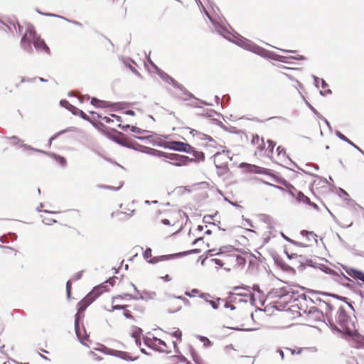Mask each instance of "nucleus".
<instances>
[{
  "mask_svg": "<svg viewBox=\"0 0 364 364\" xmlns=\"http://www.w3.org/2000/svg\"><path fill=\"white\" fill-rule=\"evenodd\" d=\"M207 16L211 21L213 24L214 25L215 31L224 38L228 39L230 41H232L237 46L243 48L244 49L251 51L254 53H256L263 58H270L277 61L282 62V63H288V59L297 60H303L305 59V57L303 55H297V56H284L277 55L273 52L269 51L257 45L251 41L243 38L240 35L235 36L232 34L226 28L219 24L218 23H215L213 19L210 16V15L205 11Z\"/></svg>",
  "mask_w": 364,
  "mask_h": 364,
  "instance_id": "f257e3e1",
  "label": "nucleus"
},
{
  "mask_svg": "<svg viewBox=\"0 0 364 364\" xmlns=\"http://www.w3.org/2000/svg\"><path fill=\"white\" fill-rule=\"evenodd\" d=\"M332 330L353 336L356 331L353 319L346 314L344 308L340 306L334 317L333 315L327 321Z\"/></svg>",
  "mask_w": 364,
  "mask_h": 364,
  "instance_id": "f03ea898",
  "label": "nucleus"
},
{
  "mask_svg": "<svg viewBox=\"0 0 364 364\" xmlns=\"http://www.w3.org/2000/svg\"><path fill=\"white\" fill-rule=\"evenodd\" d=\"M32 43L36 49L41 50L50 54V51L48 46L46 44L44 40L38 36L33 26L28 25L25 33L21 40V46L22 49L28 53L33 52Z\"/></svg>",
  "mask_w": 364,
  "mask_h": 364,
  "instance_id": "7ed1b4c3",
  "label": "nucleus"
},
{
  "mask_svg": "<svg viewBox=\"0 0 364 364\" xmlns=\"http://www.w3.org/2000/svg\"><path fill=\"white\" fill-rule=\"evenodd\" d=\"M154 66L156 68L159 76L164 82H166L168 84L172 85L174 87H176L181 92L176 94L177 97L183 100H187L193 97V95L188 92L182 85L179 84L177 81H176L173 77L169 76L167 73L158 68L155 65H154Z\"/></svg>",
  "mask_w": 364,
  "mask_h": 364,
  "instance_id": "20e7f679",
  "label": "nucleus"
},
{
  "mask_svg": "<svg viewBox=\"0 0 364 364\" xmlns=\"http://www.w3.org/2000/svg\"><path fill=\"white\" fill-rule=\"evenodd\" d=\"M94 293L95 292H90L77 304L78 311H77V313L75 314V331L76 335L79 339H80V325H79L80 314L82 313L87 309V307L97 298V294H95V296H93Z\"/></svg>",
  "mask_w": 364,
  "mask_h": 364,
  "instance_id": "39448f33",
  "label": "nucleus"
},
{
  "mask_svg": "<svg viewBox=\"0 0 364 364\" xmlns=\"http://www.w3.org/2000/svg\"><path fill=\"white\" fill-rule=\"evenodd\" d=\"M153 151L154 152V155L159 157H164L166 159H168L171 161H173V162L171 163L172 164L176 166H184L188 164L189 161H193V159H190L188 156L180 155L178 154L174 153H166L163 152L159 150L153 149Z\"/></svg>",
  "mask_w": 364,
  "mask_h": 364,
  "instance_id": "423d86ee",
  "label": "nucleus"
},
{
  "mask_svg": "<svg viewBox=\"0 0 364 364\" xmlns=\"http://www.w3.org/2000/svg\"><path fill=\"white\" fill-rule=\"evenodd\" d=\"M229 154V150L223 149L222 151H218L213 155L214 164L217 168L227 169L229 161L232 160V157L230 156Z\"/></svg>",
  "mask_w": 364,
  "mask_h": 364,
  "instance_id": "0eeeda50",
  "label": "nucleus"
},
{
  "mask_svg": "<svg viewBox=\"0 0 364 364\" xmlns=\"http://www.w3.org/2000/svg\"><path fill=\"white\" fill-rule=\"evenodd\" d=\"M310 301L313 304H316L319 306V309L322 310L326 319L328 321V318L333 314V310L334 309V304L329 300H324L320 297L316 298L315 300L309 299Z\"/></svg>",
  "mask_w": 364,
  "mask_h": 364,
  "instance_id": "6e6552de",
  "label": "nucleus"
},
{
  "mask_svg": "<svg viewBox=\"0 0 364 364\" xmlns=\"http://www.w3.org/2000/svg\"><path fill=\"white\" fill-rule=\"evenodd\" d=\"M132 286L133 287L134 291L137 293V296H133L130 294H124V295H118L115 297H113L112 299V302H114V301L116 299H118V298H122L123 299L124 296H129L130 298H132V299H134V300H139V299H141V300H147V299H154L156 296V294L155 292H150V291H143L141 293L137 289L136 287L134 284H131Z\"/></svg>",
  "mask_w": 364,
  "mask_h": 364,
  "instance_id": "1a4fd4ad",
  "label": "nucleus"
},
{
  "mask_svg": "<svg viewBox=\"0 0 364 364\" xmlns=\"http://www.w3.org/2000/svg\"><path fill=\"white\" fill-rule=\"evenodd\" d=\"M98 350L106 355L115 356L124 360L134 361L138 359V357L132 358L127 352L114 350L112 348H109L105 346H102L101 348H99Z\"/></svg>",
  "mask_w": 364,
  "mask_h": 364,
  "instance_id": "9d476101",
  "label": "nucleus"
},
{
  "mask_svg": "<svg viewBox=\"0 0 364 364\" xmlns=\"http://www.w3.org/2000/svg\"><path fill=\"white\" fill-rule=\"evenodd\" d=\"M164 147L171 150L182 152H190L192 151V146L189 144L178 141H166Z\"/></svg>",
  "mask_w": 364,
  "mask_h": 364,
  "instance_id": "9b49d317",
  "label": "nucleus"
},
{
  "mask_svg": "<svg viewBox=\"0 0 364 364\" xmlns=\"http://www.w3.org/2000/svg\"><path fill=\"white\" fill-rule=\"evenodd\" d=\"M304 313L306 314L308 318L311 321H325L324 314L322 310H320L316 306L306 307L304 309Z\"/></svg>",
  "mask_w": 364,
  "mask_h": 364,
  "instance_id": "f8f14e48",
  "label": "nucleus"
},
{
  "mask_svg": "<svg viewBox=\"0 0 364 364\" xmlns=\"http://www.w3.org/2000/svg\"><path fill=\"white\" fill-rule=\"evenodd\" d=\"M190 133L193 136H196L200 140H208V146H209L210 147H215V148L223 147V146L218 144V143L211 136L206 135L203 133H201L199 131H197L196 129H191L190 131Z\"/></svg>",
  "mask_w": 364,
  "mask_h": 364,
  "instance_id": "ddd939ff",
  "label": "nucleus"
},
{
  "mask_svg": "<svg viewBox=\"0 0 364 364\" xmlns=\"http://www.w3.org/2000/svg\"><path fill=\"white\" fill-rule=\"evenodd\" d=\"M240 166L242 168H247L246 171L249 173L262 174L264 173L266 171V169L264 168H262L256 165L249 164L247 163H242Z\"/></svg>",
  "mask_w": 364,
  "mask_h": 364,
  "instance_id": "4468645a",
  "label": "nucleus"
},
{
  "mask_svg": "<svg viewBox=\"0 0 364 364\" xmlns=\"http://www.w3.org/2000/svg\"><path fill=\"white\" fill-rule=\"evenodd\" d=\"M158 338L154 336L152 338H149L147 336L144 337V344L150 348H152L159 352H166V350L158 347L157 343Z\"/></svg>",
  "mask_w": 364,
  "mask_h": 364,
  "instance_id": "2eb2a0df",
  "label": "nucleus"
},
{
  "mask_svg": "<svg viewBox=\"0 0 364 364\" xmlns=\"http://www.w3.org/2000/svg\"><path fill=\"white\" fill-rule=\"evenodd\" d=\"M294 198L299 203L309 204L310 205H312L314 208L317 207V205L315 203H311L310 201V199L307 196H306L301 191H297Z\"/></svg>",
  "mask_w": 364,
  "mask_h": 364,
  "instance_id": "dca6fc26",
  "label": "nucleus"
},
{
  "mask_svg": "<svg viewBox=\"0 0 364 364\" xmlns=\"http://www.w3.org/2000/svg\"><path fill=\"white\" fill-rule=\"evenodd\" d=\"M200 250H199V249H193V250H188V251H185V252H180V253H178V254L170 255H168V256H166V255L161 256V260H164V259H166L168 257H181V256L188 255H191V254H198V253H200Z\"/></svg>",
  "mask_w": 364,
  "mask_h": 364,
  "instance_id": "f3484780",
  "label": "nucleus"
},
{
  "mask_svg": "<svg viewBox=\"0 0 364 364\" xmlns=\"http://www.w3.org/2000/svg\"><path fill=\"white\" fill-rule=\"evenodd\" d=\"M346 272L350 276L355 279H358L364 283V273L363 272L354 269H350L349 270H346Z\"/></svg>",
  "mask_w": 364,
  "mask_h": 364,
  "instance_id": "a211bd4d",
  "label": "nucleus"
},
{
  "mask_svg": "<svg viewBox=\"0 0 364 364\" xmlns=\"http://www.w3.org/2000/svg\"><path fill=\"white\" fill-rule=\"evenodd\" d=\"M119 127H121L123 130H125L126 128H130V130L134 132V133H136V134H143L144 133H147L149 132V131L147 130H145V129H142L141 128H139L137 127H135V126H132L130 127L129 125H126V126H121V124H119Z\"/></svg>",
  "mask_w": 364,
  "mask_h": 364,
  "instance_id": "6ab92c4d",
  "label": "nucleus"
},
{
  "mask_svg": "<svg viewBox=\"0 0 364 364\" xmlns=\"http://www.w3.org/2000/svg\"><path fill=\"white\" fill-rule=\"evenodd\" d=\"M37 12L41 15H43V16H53V17H58V18H63V19H65L69 22H71L72 23L76 25V26H82V23L78 22V21H70L68 19H67L65 17H63L61 16H58V15H56V14H50V13H43V12H41L40 11L37 10Z\"/></svg>",
  "mask_w": 364,
  "mask_h": 364,
  "instance_id": "aec40b11",
  "label": "nucleus"
},
{
  "mask_svg": "<svg viewBox=\"0 0 364 364\" xmlns=\"http://www.w3.org/2000/svg\"><path fill=\"white\" fill-rule=\"evenodd\" d=\"M187 154H192L195 157L196 161H203L205 159L203 152L196 150L193 146L192 151L190 152H187Z\"/></svg>",
  "mask_w": 364,
  "mask_h": 364,
  "instance_id": "412c9836",
  "label": "nucleus"
},
{
  "mask_svg": "<svg viewBox=\"0 0 364 364\" xmlns=\"http://www.w3.org/2000/svg\"><path fill=\"white\" fill-rule=\"evenodd\" d=\"M151 257V248H146L144 253V257L148 261L149 263H156L159 261V259L157 257H154L153 259H149Z\"/></svg>",
  "mask_w": 364,
  "mask_h": 364,
  "instance_id": "4be33fe9",
  "label": "nucleus"
},
{
  "mask_svg": "<svg viewBox=\"0 0 364 364\" xmlns=\"http://www.w3.org/2000/svg\"><path fill=\"white\" fill-rule=\"evenodd\" d=\"M91 104L95 107H107L109 106L108 102L100 100L95 97H93L91 100Z\"/></svg>",
  "mask_w": 364,
  "mask_h": 364,
  "instance_id": "5701e85b",
  "label": "nucleus"
},
{
  "mask_svg": "<svg viewBox=\"0 0 364 364\" xmlns=\"http://www.w3.org/2000/svg\"><path fill=\"white\" fill-rule=\"evenodd\" d=\"M71 112L73 114L79 115L82 119L90 121L89 117L83 111L76 107L74 106Z\"/></svg>",
  "mask_w": 364,
  "mask_h": 364,
  "instance_id": "b1692460",
  "label": "nucleus"
},
{
  "mask_svg": "<svg viewBox=\"0 0 364 364\" xmlns=\"http://www.w3.org/2000/svg\"><path fill=\"white\" fill-rule=\"evenodd\" d=\"M49 156H52L62 166H65L67 164L66 159L59 155L54 153L48 154Z\"/></svg>",
  "mask_w": 364,
  "mask_h": 364,
  "instance_id": "393cba45",
  "label": "nucleus"
},
{
  "mask_svg": "<svg viewBox=\"0 0 364 364\" xmlns=\"http://www.w3.org/2000/svg\"><path fill=\"white\" fill-rule=\"evenodd\" d=\"M123 62H124V64L126 66H127L132 70V72L133 73L136 74L138 76H140L139 73L131 65V63H134V62L133 60H132L131 59H126V60H124Z\"/></svg>",
  "mask_w": 364,
  "mask_h": 364,
  "instance_id": "a878e982",
  "label": "nucleus"
},
{
  "mask_svg": "<svg viewBox=\"0 0 364 364\" xmlns=\"http://www.w3.org/2000/svg\"><path fill=\"white\" fill-rule=\"evenodd\" d=\"M289 293V291L287 287H282L275 290V294L278 297H282L287 295Z\"/></svg>",
  "mask_w": 364,
  "mask_h": 364,
  "instance_id": "bb28decb",
  "label": "nucleus"
},
{
  "mask_svg": "<svg viewBox=\"0 0 364 364\" xmlns=\"http://www.w3.org/2000/svg\"><path fill=\"white\" fill-rule=\"evenodd\" d=\"M286 187L288 189V193L293 197H295L297 190L290 183H285Z\"/></svg>",
  "mask_w": 364,
  "mask_h": 364,
  "instance_id": "cd10ccee",
  "label": "nucleus"
},
{
  "mask_svg": "<svg viewBox=\"0 0 364 364\" xmlns=\"http://www.w3.org/2000/svg\"><path fill=\"white\" fill-rule=\"evenodd\" d=\"M198 338H199V340L203 343V346L205 347H210L212 346V342L206 337L205 336H198Z\"/></svg>",
  "mask_w": 364,
  "mask_h": 364,
  "instance_id": "c85d7f7f",
  "label": "nucleus"
},
{
  "mask_svg": "<svg viewBox=\"0 0 364 364\" xmlns=\"http://www.w3.org/2000/svg\"><path fill=\"white\" fill-rule=\"evenodd\" d=\"M72 130V128H68V129H64V130H62V131H60L58 132H57L56 134H55L53 136L50 137L49 141H50V144H51V141L54 139H55L58 136H59L60 135L67 132H69V131H71Z\"/></svg>",
  "mask_w": 364,
  "mask_h": 364,
  "instance_id": "c756f323",
  "label": "nucleus"
},
{
  "mask_svg": "<svg viewBox=\"0 0 364 364\" xmlns=\"http://www.w3.org/2000/svg\"><path fill=\"white\" fill-rule=\"evenodd\" d=\"M60 104L62 107L67 108L70 112L73 109V107H74L73 105H70L69 102L67 101L66 100H60Z\"/></svg>",
  "mask_w": 364,
  "mask_h": 364,
  "instance_id": "7c9ffc66",
  "label": "nucleus"
},
{
  "mask_svg": "<svg viewBox=\"0 0 364 364\" xmlns=\"http://www.w3.org/2000/svg\"><path fill=\"white\" fill-rule=\"evenodd\" d=\"M21 146L23 147L25 150H33V151H35L36 152L46 154L48 155L49 154V153H47V152H46L44 151H42V150L33 148V147H32V146H31L29 145H27V144H22Z\"/></svg>",
  "mask_w": 364,
  "mask_h": 364,
  "instance_id": "2f4dec72",
  "label": "nucleus"
},
{
  "mask_svg": "<svg viewBox=\"0 0 364 364\" xmlns=\"http://www.w3.org/2000/svg\"><path fill=\"white\" fill-rule=\"evenodd\" d=\"M216 216V214L214 215H205L203 218V221L204 223H208V224H213L214 223L212 222V220H213V218Z\"/></svg>",
  "mask_w": 364,
  "mask_h": 364,
  "instance_id": "473e14b6",
  "label": "nucleus"
},
{
  "mask_svg": "<svg viewBox=\"0 0 364 364\" xmlns=\"http://www.w3.org/2000/svg\"><path fill=\"white\" fill-rule=\"evenodd\" d=\"M336 134L342 141H344L347 142L348 144H352V141L350 140H349L346 136H344L339 131H336Z\"/></svg>",
  "mask_w": 364,
  "mask_h": 364,
  "instance_id": "72a5a7b5",
  "label": "nucleus"
},
{
  "mask_svg": "<svg viewBox=\"0 0 364 364\" xmlns=\"http://www.w3.org/2000/svg\"><path fill=\"white\" fill-rule=\"evenodd\" d=\"M285 350L291 353V355H294L295 354H300L302 352V348H299L297 350L292 349L290 348H286Z\"/></svg>",
  "mask_w": 364,
  "mask_h": 364,
  "instance_id": "f704fd0d",
  "label": "nucleus"
},
{
  "mask_svg": "<svg viewBox=\"0 0 364 364\" xmlns=\"http://www.w3.org/2000/svg\"><path fill=\"white\" fill-rule=\"evenodd\" d=\"M170 334L172 336L176 337V338H178L179 340L181 339L182 333H181V331L178 328H177L174 331L170 333Z\"/></svg>",
  "mask_w": 364,
  "mask_h": 364,
  "instance_id": "c9c22d12",
  "label": "nucleus"
},
{
  "mask_svg": "<svg viewBox=\"0 0 364 364\" xmlns=\"http://www.w3.org/2000/svg\"><path fill=\"white\" fill-rule=\"evenodd\" d=\"M103 288H104V287H102V286L96 287L93 289V290L91 292H95L93 294V296H95V294H97V297H98L102 294Z\"/></svg>",
  "mask_w": 364,
  "mask_h": 364,
  "instance_id": "e433bc0d",
  "label": "nucleus"
},
{
  "mask_svg": "<svg viewBox=\"0 0 364 364\" xmlns=\"http://www.w3.org/2000/svg\"><path fill=\"white\" fill-rule=\"evenodd\" d=\"M219 301H220V299L218 298L217 299V301H214V300H210L208 301V304L211 305L212 308L213 309H218V302Z\"/></svg>",
  "mask_w": 364,
  "mask_h": 364,
  "instance_id": "4c0bfd02",
  "label": "nucleus"
},
{
  "mask_svg": "<svg viewBox=\"0 0 364 364\" xmlns=\"http://www.w3.org/2000/svg\"><path fill=\"white\" fill-rule=\"evenodd\" d=\"M66 294L68 298L70 297L71 295V281L68 280L66 283Z\"/></svg>",
  "mask_w": 364,
  "mask_h": 364,
  "instance_id": "58836bf2",
  "label": "nucleus"
},
{
  "mask_svg": "<svg viewBox=\"0 0 364 364\" xmlns=\"http://www.w3.org/2000/svg\"><path fill=\"white\" fill-rule=\"evenodd\" d=\"M122 186V185L119 186V187H114V186H110L102 185V186H100V187H101L102 188L109 189V190L118 191L119 189L121 188Z\"/></svg>",
  "mask_w": 364,
  "mask_h": 364,
  "instance_id": "ea45409f",
  "label": "nucleus"
},
{
  "mask_svg": "<svg viewBox=\"0 0 364 364\" xmlns=\"http://www.w3.org/2000/svg\"><path fill=\"white\" fill-rule=\"evenodd\" d=\"M277 154H278L279 156H280L282 154L283 156H285V154H286L285 149L282 147L281 146H279L277 147Z\"/></svg>",
  "mask_w": 364,
  "mask_h": 364,
  "instance_id": "a19ab883",
  "label": "nucleus"
},
{
  "mask_svg": "<svg viewBox=\"0 0 364 364\" xmlns=\"http://www.w3.org/2000/svg\"><path fill=\"white\" fill-rule=\"evenodd\" d=\"M141 333H142V330L139 328L132 333V337H134L135 338H139Z\"/></svg>",
  "mask_w": 364,
  "mask_h": 364,
  "instance_id": "79ce46f5",
  "label": "nucleus"
},
{
  "mask_svg": "<svg viewBox=\"0 0 364 364\" xmlns=\"http://www.w3.org/2000/svg\"><path fill=\"white\" fill-rule=\"evenodd\" d=\"M305 233L306 235L307 238L309 240L312 238V239L314 240L315 242H316V235L315 234H314L311 232H305Z\"/></svg>",
  "mask_w": 364,
  "mask_h": 364,
  "instance_id": "37998d69",
  "label": "nucleus"
},
{
  "mask_svg": "<svg viewBox=\"0 0 364 364\" xmlns=\"http://www.w3.org/2000/svg\"><path fill=\"white\" fill-rule=\"evenodd\" d=\"M200 297L203 299L207 303L210 301L208 298L211 297V296L208 293H202L200 295Z\"/></svg>",
  "mask_w": 364,
  "mask_h": 364,
  "instance_id": "c03bdc74",
  "label": "nucleus"
},
{
  "mask_svg": "<svg viewBox=\"0 0 364 364\" xmlns=\"http://www.w3.org/2000/svg\"><path fill=\"white\" fill-rule=\"evenodd\" d=\"M267 143L269 144L268 149H269V151L271 152H273V149H274V146L276 145V144L270 139L267 140Z\"/></svg>",
  "mask_w": 364,
  "mask_h": 364,
  "instance_id": "a18cd8bd",
  "label": "nucleus"
},
{
  "mask_svg": "<svg viewBox=\"0 0 364 364\" xmlns=\"http://www.w3.org/2000/svg\"><path fill=\"white\" fill-rule=\"evenodd\" d=\"M9 139L12 141V144L13 145H16V144H18L21 141L19 138L16 136H13L11 137H10Z\"/></svg>",
  "mask_w": 364,
  "mask_h": 364,
  "instance_id": "49530a36",
  "label": "nucleus"
},
{
  "mask_svg": "<svg viewBox=\"0 0 364 364\" xmlns=\"http://www.w3.org/2000/svg\"><path fill=\"white\" fill-rule=\"evenodd\" d=\"M82 274H83V271H80L78 272H77L73 277V280H78L80 279L82 276Z\"/></svg>",
  "mask_w": 364,
  "mask_h": 364,
  "instance_id": "de8ad7c7",
  "label": "nucleus"
},
{
  "mask_svg": "<svg viewBox=\"0 0 364 364\" xmlns=\"http://www.w3.org/2000/svg\"><path fill=\"white\" fill-rule=\"evenodd\" d=\"M124 309H125V306H122V305H113L112 306V309L109 310V311H112L114 310Z\"/></svg>",
  "mask_w": 364,
  "mask_h": 364,
  "instance_id": "09e8293b",
  "label": "nucleus"
},
{
  "mask_svg": "<svg viewBox=\"0 0 364 364\" xmlns=\"http://www.w3.org/2000/svg\"><path fill=\"white\" fill-rule=\"evenodd\" d=\"M173 297L183 301L186 304H189L188 299H186V297H183V296H174Z\"/></svg>",
  "mask_w": 364,
  "mask_h": 364,
  "instance_id": "8fccbe9b",
  "label": "nucleus"
},
{
  "mask_svg": "<svg viewBox=\"0 0 364 364\" xmlns=\"http://www.w3.org/2000/svg\"><path fill=\"white\" fill-rule=\"evenodd\" d=\"M331 213V216L333 217V218L334 219V220L336 221V223L337 224H338L340 226H341L342 228H349V227H350V226L352 225V223H350L349 225H341L338 223V221L337 220V219L336 218V217H335V216H334L331 213Z\"/></svg>",
  "mask_w": 364,
  "mask_h": 364,
  "instance_id": "3c124183",
  "label": "nucleus"
},
{
  "mask_svg": "<svg viewBox=\"0 0 364 364\" xmlns=\"http://www.w3.org/2000/svg\"><path fill=\"white\" fill-rule=\"evenodd\" d=\"M211 262H213L214 264L220 266V267H223V263L221 260L218 259H211Z\"/></svg>",
  "mask_w": 364,
  "mask_h": 364,
  "instance_id": "603ef678",
  "label": "nucleus"
},
{
  "mask_svg": "<svg viewBox=\"0 0 364 364\" xmlns=\"http://www.w3.org/2000/svg\"><path fill=\"white\" fill-rule=\"evenodd\" d=\"M309 108L314 112L316 116L319 115V112L309 103H307Z\"/></svg>",
  "mask_w": 364,
  "mask_h": 364,
  "instance_id": "864d4df0",
  "label": "nucleus"
},
{
  "mask_svg": "<svg viewBox=\"0 0 364 364\" xmlns=\"http://www.w3.org/2000/svg\"><path fill=\"white\" fill-rule=\"evenodd\" d=\"M259 137L258 135H254L252 139V144H257L259 143Z\"/></svg>",
  "mask_w": 364,
  "mask_h": 364,
  "instance_id": "5fc2aeb1",
  "label": "nucleus"
},
{
  "mask_svg": "<svg viewBox=\"0 0 364 364\" xmlns=\"http://www.w3.org/2000/svg\"><path fill=\"white\" fill-rule=\"evenodd\" d=\"M282 236L284 237V238L286 240H287V241H289V242H291V243H293V244H295V245H296L302 246L299 242H295V241L292 240L291 239H290V238H289V237H286V236H285V235H282Z\"/></svg>",
  "mask_w": 364,
  "mask_h": 364,
  "instance_id": "6e6d98bb",
  "label": "nucleus"
},
{
  "mask_svg": "<svg viewBox=\"0 0 364 364\" xmlns=\"http://www.w3.org/2000/svg\"><path fill=\"white\" fill-rule=\"evenodd\" d=\"M353 147H354L355 149H357L358 151H360L363 156H364V151L358 147L356 144H355L353 142L352 144H350Z\"/></svg>",
  "mask_w": 364,
  "mask_h": 364,
  "instance_id": "4d7b16f0",
  "label": "nucleus"
},
{
  "mask_svg": "<svg viewBox=\"0 0 364 364\" xmlns=\"http://www.w3.org/2000/svg\"><path fill=\"white\" fill-rule=\"evenodd\" d=\"M353 147H354L355 149H357L358 151H360L363 156H364V151L358 147L356 144H355L353 142L352 144H350Z\"/></svg>",
  "mask_w": 364,
  "mask_h": 364,
  "instance_id": "13d9d810",
  "label": "nucleus"
},
{
  "mask_svg": "<svg viewBox=\"0 0 364 364\" xmlns=\"http://www.w3.org/2000/svg\"><path fill=\"white\" fill-rule=\"evenodd\" d=\"M55 222L56 221L54 219H49V220H43V223L46 224V225H52L53 223H55Z\"/></svg>",
  "mask_w": 364,
  "mask_h": 364,
  "instance_id": "bf43d9fd",
  "label": "nucleus"
},
{
  "mask_svg": "<svg viewBox=\"0 0 364 364\" xmlns=\"http://www.w3.org/2000/svg\"><path fill=\"white\" fill-rule=\"evenodd\" d=\"M114 141H115L117 144H121V145H122V146H127V145L126 144V143H125L123 140H122V139H114Z\"/></svg>",
  "mask_w": 364,
  "mask_h": 364,
  "instance_id": "052dcab7",
  "label": "nucleus"
},
{
  "mask_svg": "<svg viewBox=\"0 0 364 364\" xmlns=\"http://www.w3.org/2000/svg\"><path fill=\"white\" fill-rule=\"evenodd\" d=\"M237 260L239 264H242V263L245 262V259L243 257H242L241 256H237Z\"/></svg>",
  "mask_w": 364,
  "mask_h": 364,
  "instance_id": "680f3d73",
  "label": "nucleus"
},
{
  "mask_svg": "<svg viewBox=\"0 0 364 364\" xmlns=\"http://www.w3.org/2000/svg\"><path fill=\"white\" fill-rule=\"evenodd\" d=\"M277 352L279 354L282 360L284 359V353L282 349H278Z\"/></svg>",
  "mask_w": 364,
  "mask_h": 364,
  "instance_id": "e2e57ef3",
  "label": "nucleus"
},
{
  "mask_svg": "<svg viewBox=\"0 0 364 364\" xmlns=\"http://www.w3.org/2000/svg\"><path fill=\"white\" fill-rule=\"evenodd\" d=\"M124 316L127 318H132V314H130V312H129V311H124Z\"/></svg>",
  "mask_w": 364,
  "mask_h": 364,
  "instance_id": "0e129e2a",
  "label": "nucleus"
},
{
  "mask_svg": "<svg viewBox=\"0 0 364 364\" xmlns=\"http://www.w3.org/2000/svg\"><path fill=\"white\" fill-rule=\"evenodd\" d=\"M157 343H158L157 346L158 345H161V346H166V343L164 341H162L161 339H159V338H158V340H157Z\"/></svg>",
  "mask_w": 364,
  "mask_h": 364,
  "instance_id": "69168bd1",
  "label": "nucleus"
},
{
  "mask_svg": "<svg viewBox=\"0 0 364 364\" xmlns=\"http://www.w3.org/2000/svg\"><path fill=\"white\" fill-rule=\"evenodd\" d=\"M161 222L165 225H171V223H170V221L168 219H163L161 220Z\"/></svg>",
  "mask_w": 364,
  "mask_h": 364,
  "instance_id": "338daca9",
  "label": "nucleus"
},
{
  "mask_svg": "<svg viewBox=\"0 0 364 364\" xmlns=\"http://www.w3.org/2000/svg\"><path fill=\"white\" fill-rule=\"evenodd\" d=\"M10 361H11L12 363H14V364H28V363H19V362H18V361L15 360L14 359H10Z\"/></svg>",
  "mask_w": 364,
  "mask_h": 364,
  "instance_id": "774afa93",
  "label": "nucleus"
}]
</instances>
